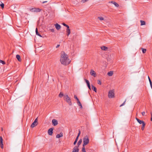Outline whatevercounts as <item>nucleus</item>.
<instances>
[{
  "label": "nucleus",
  "mask_w": 152,
  "mask_h": 152,
  "mask_svg": "<svg viewBox=\"0 0 152 152\" xmlns=\"http://www.w3.org/2000/svg\"><path fill=\"white\" fill-rule=\"evenodd\" d=\"M148 79H149V81L150 84H152V82L150 78V77H149V76H148Z\"/></svg>",
  "instance_id": "36"
},
{
  "label": "nucleus",
  "mask_w": 152,
  "mask_h": 152,
  "mask_svg": "<svg viewBox=\"0 0 152 152\" xmlns=\"http://www.w3.org/2000/svg\"><path fill=\"white\" fill-rule=\"evenodd\" d=\"M78 151H79L78 148H77V152H78Z\"/></svg>",
  "instance_id": "45"
},
{
  "label": "nucleus",
  "mask_w": 152,
  "mask_h": 152,
  "mask_svg": "<svg viewBox=\"0 0 152 152\" xmlns=\"http://www.w3.org/2000/svg\"><path fill=\"white\" fill-rule=\"evenodd\" d=\"M141 49L142 50V53H146V50H147L146 49H145V48H141Z\"/></svg>",
  "instance_id": "25"
},
{
  "label": "nucleus",
  "mask_w": 152,
  "mask_h": 152,
  "mask_svg": "<svg viewBox=\"0 0 152 152\" xmlns=\"http://www.w3.org/2000/svg\"><path fill=\"white\" fill-rule=\"evenodd\" d=\"M54 25L57 30H59L61 28V26L58 23H56V24H55Z\"/></svg>",
  "instance_id": "13"
},
{
  "label": "nucleus",
  "mask_w": 152,
  "mask_h": 152,
  "mask_svg": "<svg viewBox=\"0 0 152 152\" xmlns=\"http://www.w3.org/2000/svg\"><path fill=\"white\" fill-rule=\"evenodd\" d=\"M126 102V100L121 105H120V107H122V106H124V105Z\"/></svg>",
  "instance_id": "34"
},
{
  "label": "nucleus",
  "mask_w": 152,
  "mask_h": 152,
  "mask_svg": "<svg viewBox=\"0 0 152 152\" xmlns=\"http://www.w3.org/2000/svg\"><path fill=\"white\" fill-rule=\"evenodd\" d=\"M50 30L52 32H53L54 31V30L53 28L50 29Z\"/></svg>",
  "instance_id": "39"
},
{
  "label": "nucleus",
  "mask_w": 152,
  "mask_h": 152,
  "mask_svg": "<svg viewBox=\"0 0 152 152\" xmlns=\"http://www.w3.org/2000/svg\"><path fill=\"white\" fill-rule=\"evenodd\" d=\"M63 136V133H61L59 134H57L56 136V137L57 138H59L61 137H62Z\"/></svg>",
  "instance_id": "17"
},
{
  "label": "nucleus",
  "mask_w": 152,
  "mask_h": 152,
  "mask_svg": "<svg viewBox=\"0 0 152 152\" xmlns=\"http://www.w3.org/2000/svg\"><path fill=\"white\" fill-rule=\"evenodd\" d=\"M61 55L60 59L61 63L65 65L69 64L70 63V61L68 58L67 55L64 52H62L61 53Z\"/></svg>",
  "instance_id": "1"
},
{
  "label": "nucleus",
  "mask_w": 152,
  "mask_h": 152,
  "mask_svg": "<svg viewBox=\"0 0 152 152\" xmlns=\"http://www.w3.org/2000/svg\"><path fill=\"white\" fill-rule=\"evenodd\" d=\"M37 118H36L34 121V122L32 124L31 127V128H33L35 126H37Z\"/></svg>",
  "instance_id": "6"
},
{
  "label": "nucleus",
  "mask_w": 152,
  "mask_h": 152,
  "mask_svg": "<svg viewBox=\"0 0 152 152\" xmlns=\"http://www.w3.org/2000/svg\"><path fill=\"white\" fill-rule=\"evenodd\" d=\"M113 4L117 7H118L119 6V5L117 3L115 2H113Z\"/></svg>",
  "instance_id": "27"
},
{
  "label": "nucleus",
  "mask_w": 152,
  "mask_h": 152,
  "mask_svg": "<svg viewBox=\"0 0 152 152\" xmlns=\"http://www.w3.org/2000/svg\"><path fill=\"white\" fill-rule=\"evenodd\" d=\"M145 122L143 123L142 124V126L141 127V129L142 130H143L144 129L145 127Z\"/></svg>",
  "instance_id": "20"
},
{
  "label": "nucleus",
  "mask_w": 152,
  "mask_h": 152,
  "mask_svg": "<svg viewBox=\"0 0 152 152\" xmlns=\"http://www.w3.org/2000/svg\"><path fill=\"white\" fill-rule=\"evenodd\" d=\"M53 130V128H50L48 129V133L49 135H52Z\"/></svg>",
  "instance_id": "8"
},
{
  "label": "nucleus",
  "mask_w": 152,
  "mask_h": 152,
  "mask_svg": "<svg viewBox=\"0 0 152 152\" xmlns=\"http://www.w3.org/2000/svg\"><path fill=\"white\" fill-rule=\"evenodd\" d=\"M82 142V139H81L77 143L78 145H80L81 143Z\"/></svg>",
  "instance_id": "29"
},
{
  "label": "nucleus",
  "mask_w": 152,
  "mask_h": 152,
  "mask_svg": "<svg viewBox=\"0 0 152 152\" xmlns=\"http://www.w3.org/2000/svg\"><path fill=\"white\" fill-rule=\"evenodd\" d=\"M64 94L61 92H60L58 95L59 96L60 98H61L63 96H64Z\"/></svg>",
  "instance_id": "23"
},
{
  "label": "nucleus",
  "mask_w": 152,
  "mask_h": 152,
  "mask_svg": "<svg viewBox=\"0 0 152 152\" xmlns=\"http://www.w3.org/2000/svg\"><path fill=\"white\" fill-rule=\"evenodd\" d=\"M98 18L101 20H104L103 18L102 17H98Z\"/></svg>",
  "instance_id": "37"
},
{
  "label": "nucleus",
  "mask_w": 152,
  "mask_h": 152,
  "mask_svg": "<svg viewBox=\"0 0 152 152\" xmlns=\"http://www.w3.org/2000/svg\"><path fill=\"white\" fill-rule=\"evenodd\" d=\"M115 2L113 1H111L109 2V3H112L113 4V2Z\"/></svg>",
  "instance_id": "42"
},
{
  "label": "nucleus",
  "mask_w": 152,
  "mask_h": 152,
  "mask_svg": "<svg viewBox=\"0 0 152 152\" xmlns=\"http://www.w3.org/2000/svg\"><path fill=\"white\" fill-rule=\"evenodd\" d=\"M82 152H86L85 150V147H84V146H83V147L82 148Z\"/></svg>",
  "instance_id": "26"
},
{
  "label": "nucleus",
  "mask_w": 152,
  "mask_h": 152,
  "mask_svg": "<svg viewBox=\"0 0 152 152\" xmlns=\"http://www.w3.org/2000/svg\"><path fill=\"white\" fill-rule=\"evenodd\" d=\"M66 31L67 33V35L68 36L70 33V30L69 29V26L67 28Z\"/></svg>",
  "instance_id": "14"
},
{
  "label": "nucleus",
  "mask_w": 152,
  "mask_h": 152,
  "mask_svg": "<svg viewBox=\"0 0 152 152\" xmlns=\"http://www.w3.org/2000/svg\"><path fill=\"white\" fill-rule=\"evenodd\" d=\"M101 48L102 50L104 51H106L107 49V48L105 46H102Z\"/></svg>",
  "instance_id": "18"
},
{
  "label": "nucleus",
  "mask_w": 152,
  "mask_h": 152,
  "mask_svg": "<svg viewBox=\"0 0 152 152\" xmlns=\"http://www.w3.org/2000/svg\"><path fill=\"white\" fill-rule=\"evenodd\" d=\"M140 22L141 23V26L145 25V22L144 21L141 20L140 21Z\"/></svg>",
  "instance_id": "24"
},
{
  "label": "nucleus",
  "mask_w": 152,
  "mask_h": 152,
  "mask_svg": "<svg viewBox=\"0 0 152 152\" xmlns=\"http://www.w3.org/2000/svg\"><path fill=\"white\" fill-rule=\"evenodd\" d=\"M36 34L37 35H38L41 37H42V36L39 33L38 31V30L37 28H36Z\"/></svg>",
  "instance_id": "19"
},
{
  "label": "nucleus",
  "mask_w": 152,
  "mask_h": 152,
  "mask_svg": "<svg viewBox=\"0 0 152 152\" xmlns=\"http://www.w3.org/2000/svg\"><path fill=\"white\" fill-rule=\"evenodd\" d=\"M60 45H58L57 46H56V48H58L60 46Z\"/></svg>",
  "instance_id": "41"
},
{
  "label": "nucleus",
  "mask_w": 152,
  "mask_h": 152,
  "mask_svg": "<svg viewBox=\"0 0 152 152\" xmlns=\"http://www.w3.org/2000/svg\"><path fill=\"white\" fill-rule=\"evenodd\" d=\"M74 97L75 99H76V95H74Z\"/></svg>",
  "instance_id": "46"
},
{
  "label": "nucleus",
  "mask_w": 152,
  "mask_h": 152,
  "mask_svg": "<svg viewBox=\"0 0 152 152\" xmlns=\"http://www.w3.org/2000/svg\"><path fill=\"white\" fill-rule=\"evenodd\" d=\"M77 103L78 105L80 107V109H82V106L79 100V99L77 97Z\"/></svg>",
  "instance_id": "10"
},
{
  "label": "nucleus",
  "mask_w": 152,
  "mask_h": 152,
  "mask_svg": "<svg viewBox=\"0 0 152 152\" xmlns=\"http://www.w3.org/2000/svg\"><path fill=\"white\" fill-rule=\"evenodd\" d=\"M113 74V72L112 71H110L108 72L107 73V75L109 76H111Z\"/></svg>",
  "instance_id": "21"
},
{
  "label": "nucleus",
  "mask_w": 152,
  "mask_h": 152,
  "mask_svg": "<svg viewBox=\"0 0 152 152\" xmlns=\"http://www.w3.org/2000/svg\"><path fill=\"white\" fill-rule=\"evenodd\" d=\"M72 152H76V146L74 147L73 151Z\"/></svg>",
  "instance_id": "32"
},
{
  "label": "nucleus",
  "mask_w": 152,
  "mask_h": 152,
  "mask_svg": "<svg viewBox=\"0 0 152 152\" xmlns=\"http://www.w3.org/2000/svg\"><path fill=\"white\" fill-rule=\"evenodd\" d=\"M30 10L32 12H40L42 10L39 8H34L30 9Z\"/></svg>",
  "instance_id": "4"
},
{
  "label": "nucleus",
  "mask_w": 152,
  "mask_h": 152,
  "mask_svg": "<svg viewBox=\"0 0 152 152\" xmlns=\"http://www.w3.org/2000/svg\"><path fill=\"white\" fill-rule=\"evenodd\" d=\"M80 130H79V133L78 134L77 136V140L78 137L80 135Z\"/></svg>",
  "instance_id": "28"
},
{
  "label": "nucleus",
  "mask_w": 152,
  "mask_h": 152,
  "mask_svg": "<svg viewBox=\"0 0 152 152\" xmlns=\"http://www.w3.org/2000/svg\"><path fill=\"white\" fill-rule=\"evenodd\" d=\"M114 91L113 90H110L109 91L108 94V97L110 98H113L114 97Z\"/></svg>",
  "instance_id": "3"
},
{
  "label": "nucleus",
  "mask_w": 152,
  "mask_h": 152,
  "mask_svg": "<svg viewBox=\"0 0 152 152\" xmlns=\"http://www.w3.org/2000/svg\"><path fill=\"white\" fill-rule=\"evenodd\" d=\"M0 63H1L3 64L4 65L5 64H6L5 62L4 61L1 60H0Z\"/></svg>",
  "instance_id": "30"
},
{
  "label": "nucleus",
  "mask_w": 152,
  "mask_h": 152,
  "mask_svg": "<svg viewBox=\"0 0 152 152\" xmlns=\"http://www.w3.org/2000/svg\"><path fill=\"white\" fill-rule=\"evenodd\" d=\"M84 80H85V82L87 84V86L88 88L89 89L91 90V86H90V84L89 81L86 79H84Z\"/></svg>",
  "instance_id": "9"
},
{
  "label": "nucleus",
  "mask_w": 152,
  "mask_h": 152,
  "mask_svg": "<svg viewBox=\"0 0 152 152\" xmlns=\"http://www.w3.org/2000/svg\"><path fill=\"white\" fill-rule=\"evenodd\" d=\"M136 119L140 124H142L144 122L143 121L137 118H136Z\"/></svg>",
  "instance_id": "15"
},
{
  "label": "nucleus",
  "mask_w": 152,
  "mask_h": 152,
  "mask_svg": "<svg viewBox=\"0 0 152 152\" xmlns=\"http://www.w3.org/2000/svg\"><path fill=\"white\" fill-rule=\"evenodd\" d=\"M89 142V140L88 138H84L83 139V145L85 146V145L88 144Z\"/></svg>",
  "instance_id": "5"
},
{
  "label": "nucleus",
  "mask_w": 152,
  "mask_h": 152,
  "mask_svg": "<svg viewBox=\"0 0 152 152\" xmlns=\"http://www.w3.org/2000/svg\"><path fill=\"white\" fill-rule=\"evenodd\" d=\"M145 112H142V115L143 116L145 115Z\"/></svg>",
  "instance_id": "38"
},
{
  "label": "nucleus",
  "mask_w": 152,
  "mask_h": 152,
  "mask_svg": "<svg viewBox=\"0 0 152 152\" xmlns=\"http://www.w3.org/2000/svg\"><path fill=\"white\" fill-rule=\"evenodd\" d=\"M97 83L98 84H99L100 85H101L102 84L100 80H98L97 81Z\"/></svg>",
  "instance_id": "35"
},
{
  "label": "nucleus",
  "mask_w": 152,
  "mask_h": 152,
  "mask_svg": "<svg viewBox=\"0 0 152 152\" xmlns=\"http://www.w3.org/2000/svg\"><path fill=\"white\" fill-rule=\"evenodd\" d=\"M151 121H152V114H151Z\"/></svg>",
  "instance_id": "44"
},
{
  "label": "nucleus",
  "mask_w": 152,
  "mask_h": 152,
  "mask_svg": "<svg viewBox=\"0 0 152 152\" xmlns=\"http://www.w3.org/2000/svg\"><path fill=\"white\" fill-rule=\"evenodd\" d=\"M62 24L63 26H64L66 27L67 28V27H68V26H68V25H66V24H65V23H62Z\"/></svg>",
  "instance_id": "33"
},
{
  "label": "nucleus",
  "mask_w": 152,
  "mask_h": 152,
  "mask_svg": "<svg viewBox=\"0 0 152 152\" xmlns=\"http://www.w3.org/2000/svg\"><path fill=\"white\" fill-rule=\"evenodd\" d=\"M0 6L2 8H3L4 7V4L3 3H1L0 4Z\"/></svg>",
  "instance_id": "31"
},
{
  "label": "nucleus",
  "mask_w": 152,
  "mask_h": 152,
  "mask_svg": "<svg viewBox=\"0 0 152 152\" xmlns=\"http://www.w3.org/2000/svg\"><path fill=\"white\" fill-rule=\"evenodd\" d=\"M76 144V139H75V141L74 142V145H75Z\"/></svg>",
  "instance_id": "40"
},
{
  "label": "nucleus",
  "mask_w": 152,
  "mask_h": 152,
  "mask_svg": "<svg viewBox=\"0 0 152 152\" xmlns=\"http://www.w3.org/2000/svg\"><path fill=\"white\" fill-rule=\"evenodd\" d=\"M52 123L53 124V125L54 126H56L58 124V121L55 119L52 120Z\"/></svg>",
  "instance_id": "12"
},
{
  "label": "nucleus",
  "mask_w": 152,
  "mask_h": 152,
  "mask_svg": "<svg viewBox=\"0 0 152 152\" xmlns=\"http://www.w3.org/2000/svg\"><path fill=\"white\" fill-rule=\"evenodd\" d=\"M92 89L95 92H96L97 91V90L96 88L94 86L92 85Z\"/></svg>",
  "instance_id": "22"
},
{
  "label": "nucleus",
  "mask_w": 152,
  "mask_h": 152,
  "mask_svg": "<svg viewBox=\"0 0 152 152\" xmlns=\"http://www.w3.org/2000/svg\"><path fill=\"white\" fill-rule=\"evenodd\" d=\"M16 58H17L18 61H21L20 56L19 55H16Z\"/></svg>",
  "instance_id": "16"
},
{
  "label": "nucleus",
  "mask_w": 152,
  "mask_h": 152,
  "mask_svg": "<svg viewBox=\"0 0 152 152\" xmlns=\"http://www.w3.org/2000/svg\"><path fill=\"white\" fill-rule=\"evenodd\" d=\"M64 100H65L69 104V105H72L71 99L67 94H64Z\"/></svg>",
  "instance_id": "2"
},
{
  "label": "nucleus",
  "mask_w": 152,
  "mask_h": 152,
  "mask_svg": "<svg viewBox=\"0 0 152 152\" xmlns=\"http://www.w3.org/2000/svg\"><path fill=\"white\" fill-rule=\"evenodd\" d=\"M124 152L123 151V152Z\"/></svg>",
  "instance_id": "48"
},
{
  "label": "nucleus",
  "mask_w": 152,
  "mask_h": 152,
  "mask_svg": "<svg viewBox=\"0 0 152 152\" xmlns=\"http://www.w3.org/2000/svg\"><path fill=\"white\" fill-rule=\"evenodd\" d=\"M0 147L2 149H3L4 148V145L3 144V139L2 137L1 136L0 137Z\"/></svg>",
  "instance_id": "7"
},
{
  "label": "nucleus",
  "mask_w": 152,
  "mask_h": 152,
  "mask_svg": "<svg viewBox=\"0 0 152 152\" xmlns=\"http://www.w3.org/2000/svg\"><path fill=\"white\" fill-rule=\"evenodd\" d=\"M3 130V129L2 128H1V130L2 131Z\"/></svg>",
  "instance_id": "47"
},
{
  "label": "nucleus",
  "mask_w": 152,
  "mask_h": 152,
  "mask_svg": "<svg viewBox=\"0 0 152 152\" xmlns=\"http://www.w3.org/2000/svg\"><path fill=\"white\" fill-rule=\"evenodd\" d=\"M47 2V1H43L42 2V3L43 4H44V3H46V2Z\"/></svg>",
  "instance_id": "43"
},
{
  "label": "nucleus",
  "mask_w": 152,
  "mask_h": 152,
  "mask_svg": "<svg viewBox=\"0 0 152 152\" xmlns=\"http://www.w3.org/2000/svg\"><path fill=\"white\" fill-rule=\"evenodd\" d=\"M90 74L91 75L94 77H96V74L95 72L93 69L91 70Z\"/></svg>",
  "instance_id": "11"
}]
</instances>
